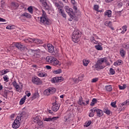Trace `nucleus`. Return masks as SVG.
Returning <instances> with one entry per match:
<instances>
[{"instance_id":"1","label":"nucleus","mask_w":129,"mask_h":129,"mask_svg":"<svg viewBox=\"0 0 129 129\" xmlns=\"http://www.w3.org/2000/svg\"><path fill=\"white\" fill-rule=\"evenodd\" d=\"M42 17H40V23L43 25H51L52 21L48 18L46 12L44 10H42Z\"/></svg>"},{"instance_id":"2","label":"nucleus","mask_w":129,"mask_h":129,"mask_svg":"<svg viewBox=\"0 0 129 129\" xmlns=\"http://www.w3.org/2000/svg\"><path fill=\"white\" fill-rule=\"evenodd\" d=\"M46 61L48 63H50L51 65L53 66H57V65H60V62L57 58L51 56H48L46 58Z\"/></svg>"},{"instance_id":"3","label":"nucleus","mask_w":129,"mask_h":129,"mask_svg":"<svg viewBox=\"0 0 129 129\" xmlns=\"http://www.w3.org/2000/svg\"><path fill=\"white\" fill-rule=\"evenodd\" d=\"M64 10L66 12L70 15V18L73 19L74 18V15H75V13L73 12V9L72 8H69V6H66L64 7Z\"/></svg>"},{"instance_id":"4","label":"nucleus","mask_w":129,"mask_h":129,"mask_svg":"<svg viewBox=\"0 0 129 129\" xmlns=\"http://www.w3.org/2000/svg\"><path fill=\"white\" fill-rule=\"evenodd\" d=\"M24 117V116H21L18 118H17L16 119H15L13 123L12 126L13 128H18L20 126V120H21V118H23Z\"/></svg>"},{"instance_id":"5","label":"nucleus","mask_w":129,"mask_h":129,"mask_svg":"<svg viewBox=\"0 0 129 129\" xmlns=\"http://www.w3.org/2000/svg\"><path fill=\"white\" fill-rule=\"evenodd\" d=\"M32 83L34 84H36V85H41L42 84V82L41 79H40L37 77H33L32 78Z\"/></svg>"},{"instance_id":"6","label":"nucleus","mask_w":129,"mask_h":129,"mask_svg":"<svg viewBox=\"0 0 129 129\" xmlns=\"http://www.w3.org/2000/svg\"><path fill=\"white\" fill-rule=\"evenodd\" d=\"M97 61L101 64L102 65H103V64L105 62L107 66H109V62H108V60H107V57H105L103 58H99Z\"/></svg>"},{"instance_id":"7","label":"nucleus","mask_w":129,"mask_h":129,"mask_svg":"<svg viewBox=\"0 0 129 129\" xmlns=\"http://www.w3.org/2000/svg\"><path fill=\"white\" fill-rule=\"evenodd\" d=\"M60 108V106L58 103H57V101H55V102L52 103V106L51 107L52 110L53 111H58L59 110V108Z\"/></svg>"},{"instance_id":"8","label":"nucleus","mask_w":129,"mask_h":129,"mask_svg":"<svg viewBox=\"0 0 129 129\" xmlns=\"http://www.w3.org/2000/svg\"><path fill=\"white\" fill-rule=\"evenodd\" d=\"M93 112H96L98 117H101L103 115V111L99 109L93 110Z\"/></svg>"},{"instance_id":"9","label":"nucleus","mask_w":129,"mask_h":129,"mask_svg":"<svg viewBox=\"0 0 129 129\" xmlns=\"http://www.w3.org/2000/svg\"><path fill=\"white\" fill-rule=\"evenodd\" d=\"M58 118H60V116H56V117H51L50 116L48 117H45L44 119V121H55V120H57Z\"/></svg>"},{"instance_id":"10","label":"nucleus","mask_w":129,"mask_h":129,"mask_svg":"<svg viewBox=\"0 0 129 129\" xmlns=\"http://www.w3.org/2000/svg\"><path fill=\"white\" fill-rule=\"evenodd\" d=\"M15 46L21 51H23L26 48V46L24 44H22V43L20 42H17L15 44Z\"/></svg>"},{"instance_id":"11","label":"nucleus","mask_w":129,"mask_h":129,"mask_svg":"<svg viewBox=\"0 0 129 129\" xmlns=\"http://www.w3.org/2000/svg\"><path fill=\"white\" fill-rule=\"evenodd\" d=\"M62 81H63V78L61 77H55L51 79L52 83H58V82H62Z\"/></svg>"},{"instance_id":"12","label":"nucleus","mask_w":129,"mask_h":129,"mask_svg":"<svg viewBox=\"0 0 129 129\" xmlns=\"http://www.w3.org/2000/svg\"><path fill=\"white\" fill-rule=\"evenodd\" d=\"M12 84L14 87L16 89V91H18V92H21V91H22V88H20V86L17 83V82H13Z\"/></svg>"},{"instance_id":"13","label":"nucleus","mask_w":129,"mask_h":129,"mask_svg":"<svg viewBox=\"0 0 129 129\" xmlns=\"http://www.w3.org/2000/svg\"><path fill=\"white\" fill-rule=\"evenodd\" d=\"M95 67L96 69L98 70L103 69L104 68H105V66H104L103 64H101V63L99 62L98 61H97V62L95 65Z\"/></svg>"},{"instance_id":"14","label":"nucleus","mask_w":129,"mask_h":129,"mask_svg":"<svg viewBox=\"0 0 129 129\" xmlns=\"http://www.w3.org/2000/svg\"><path fill=\"white\" fill-rule=\"evenodd\" d=\"M29 41H30V42H33V43H35V44H42L43 43V41L39 39L32 38V39H29Z\"/></svg>"},{"instance_id":"15","label":"nucleus","mask_w":129,"mask_h":129,"mask_svg":"<svg viewBox=\"0 0 129 129\" xmlns=\"http://www.w3.org/2000/svg\"><path fill=\"white\" fill-rule=\"evenodd\" d=\"M47 47L48 48V52L49 53H53V52H54V49L53 45L48 43L47 44Z\"/></svg>"},{"instance_id":"16","label":"nucleus","mask_w":129,"mask_h":129,"mask_svg":"<svg viewBox=\"0 0 129 129\" xmlns=\"http://www.w3.org/2000/svg\"><path fill=\"white\" fill-rule=\"evenodd\" d=\"M58 13L64 18V19H66L67 16L66 14H65V12L64 10L62 9V8H58Z\"/></svg>"},{"instance_id":"17","label":"nucleus","mask_w":129,"mask_h":129,"mask_svg":"<svg viewBox=\"0 0 129 129\" xmlns=\"http://www.w3.org/2000/svg\"><path fill=\"white\" fill-rule=\"evenodd\" d=\"M73 36H77L78 37H81V32L79 30H75L73 33Z\"/></svg>"},{"instance_id":"18","label":"nucleus","mask_w":129,"mask_h":129,"mask_svg":"<svg viewBox=\"0 0 129 129\" xmlns=\"http://www.w3.org/2000/svg\"><path fill=\"white\" fill-rule=\"evenodd\" d=\"M19 4L16 3V2H12L11 3V8L12 9H13L14 10H17L18 8H19Z\"/></svg>"},{"instance_id":"19","label":"nucleus","mask_w":129,"mask_h":129,"mask_svg":"<svg viewBox=\"0 0 129 129\" xmlns=\"http://www.w3.org/2000/svg\"><path fill=\"white\" fill-rule=\"evenodd\" d=\"M81 36H77L75 35H73L72 36V40L73 42H74V43H78V42L79 41V39Z\"/></svg>"},{"instance_id":"20","label":"nucleus","mask_w":129,"mask_h":129,"mask_svg":"<svg viewBox=\"0 0 129 129\" xmlns=\"http://www.w3.org/2000/svg\"><path fill=\"white\" fill-rule=\"evenodd\" d=\"M78 104H79V105H86V104H85V103L83 102L82 96L80 97L79 101L78 102Z\"/></svg>"},{"instance_id":"21","label":"nucleus","mask_w":129,"mask_h":129,"mask_svg":"<svg viewBox=\"0 0 129 129\" xmlns=\"http://www.w3.org/2000/svg\"><path fill=\"white\" fill-rule=\"evenodd\" d=\"M120 55L121 57H122L123 58L125 56L126 52L125 50L123 49V48H121L120 49Z\"/></svg>"},{"instance_id":"22","label":"nucleus","mask_w":129,"mask_h":129,"mask_svg":"<svg viewBox=\"0 0 129 129\" xmlns=\"http://www.w3.org/2000/svg\"><path fill=\"white\" fill-rule=\"evenodd\" d=\"M21 17H25V18H27V19H31L32 16L30 14L24 13L21 15Z\"/></svg>"},{"instance_id":"23","label":"nucleus","mask_w":129,"mask_h":129,"mask_svg":"<svg viewBox=\"0 0 129 129\" xmlns=\"http://www.w3.org/2000/svg\"><path fill=\"white\" fill-rule=\"evenodd\" d=\"M37 75L39 77H47V74H46V73H41L38 72L37 73Z\"/></svg>"},{"instance_id":"24","label":"nucleus","mask_w":129,"mask_h":129,"mask_svg":"<svg viewBox=\"0 0 129 129\" xmlns=\"http://www.w3.org/2000/svg\"><path fill=\"white\" fill-rule=\"evenodd\" d=\"M112 13L111 10H107L105 13V16H107L108 18H110Z\"/></svg>"},{"instance_id":"25","label":"nucleus","mask_w":129,"mask_h":129,"mask_svg":"<svg viewBox=\"0 0 129 129\" xmlns=\"http://www.w3.org/2000/svg\"><path fill=\"white\" fill-rule=\"evenodd\" d=\"M33 120L34 122H35L36 123H37L38 121L40 120V116L37 115L33 117Z\"/></svg>"},{"instance_id":"26","label":"nucleus","mask_w":129,"mask_h":129,"mask_svg":"<svg viewBox=\"0 0 129 129\" xmlns=\"http://www.w3.org/2000/svg\"><path fill=\"white\" fill-rule=\"evenodd\" d=\"M121 64H122V60L120 59H118L114 63V66H118V65H121Z\"/></svg>"},{"instance_id":"27","label":"nucleus","mask_w":129,"mask_h":129,"mask_svg":"<svg viewBox=\"0 0 129 129\" xmlns=\"http://www.w3.org/2000/svg\"><path fill=\"white\" fill-rule=\"evenodd\" d=\"M103 111L106 114H107L108 115H109L110 114V111L107 108H104L103 109Z\"/></svg>"},{"instance_id":"28","label":"nucleus","mask_w":129,"mask_h":129,"mask_svg":"<svg viewBox=\"0 0 129 129\" xmlns=\"http://www.w3.org/2000/svg\"><path fill=\"white\" fill-rule=\"evenodd\" d=\"M50 94H52V93H55L56 92V89L55 88H50L48 89Z\"/></svg>"},{"instance_id":"29","label":"nucleus","mask_w":129,"mask_h":129,"mask_svg":"<svg viewBox=\"0 0 129 129\" xmlns=\"http://www.w3.org/2000/svg\"><path fill=\"white\" fill-rule=\"evenodd\" d=\"M54 74H60V73H62V70L61 69H58L55 71H54Z\"/></svg>"},{"instance_id":"30","label":"nucleus","mask_w":129,"mask_h":129,"mask_svg":"<svg viewBox=\"0 0 129 129\" xmlns=\"http://www.w3.org/2000/svg\"><path fill=\"white\" fill-rule=\"evenodd\" d=\"M93 110H95V108L91 109V112H90L89 114V116H90V117H93L94 116V113L95 112H93Z\"/></svg>"},{"instance_id":"31","label":"nucleus","mask_w":129,"mask_h":129,"mask_svg":"<svg viewBox=\"0 0 129 129\" xmlns=\"http://www.w3.org/2000/svg\"><path fill=\"white\" fill-rule=\"evenodd\" d=\"M97 102V100L95 98H93L92 100V102L90 104L91 106H93L95 103Z\"/></svg>"},{"instance_id":"32","label":"nucleus","mask_w":129,"mask_h":129,"mask_svg":"<svg viewBox=\"0 0 129 129\" xmlns=\"http://www.w3.org/2000/svg\"><path fill=\"white\" fill-rule=\"evenodd\" d=\"M83 64L84 66H87L88 64H89V60H86V59H84L83 60Z\"/></svg>"},{"instance_id":"33","label":"nucleus","mask_w":129,"mask_h":129,"mask_svg":"<svg viewBox=\"0 0 129 129\" xmlns=\"http://www.w3.org/2000/svg\"><path fill=\"white\" fill-rule=\"evenodd\" d=\"M94 8L95 11H96L97 12H98L99 13H100L102 12V11L98 10L99 9V6L98 5H94Z\"/></svg>"},{"instance_id":"34","label":"nucleus","mask_w":129,"mask_h":129,"mask_svg":"<svg viewBox=\"0 0 129 129\" xmlns=\"http://www.w3.org/2000/svg\"><path fill=\"white\" fill-rule=\"evenodd\" d=\"M105 88L107 91H111V90H112V88L111 87V85L106 86L105 87Z\"/></svg>"},{"instance_id":"35","label":"nucleus","mask_w":129,"mask_h":129,"mask_svg":"<svg viewBox=\"0 0 129 129\" xmlns=\"http://www.w3.org/2000/svg\"><path fill=\"white\" fill-rule=\"evenodd\" d=\"M84 74H82L80 77H78V81H82L83 80V78L85 77Z\"/></svg>"},{"instance_id":"36","label":"nucleus","mask_w":129,"mask_h":129,"mask_svg":"<svg viewBox=\"0 0 129 129\" xmlns=\"http://www.w3.org/2000/svg\"><path fill=\"white\" fill-rule=\"evenodd\" d=\"M118 87L119 89L123 90L124 89H125V88H126V85L124 84V85H123L122 86L119 85Z\"/></svg>"},{"instance_id":"37","label":"nucleus","mask_w":129,"mask_h":129,"mask_svg":"<svg viewBox=\"0 0 129 129\" xmlns=\"http://www.w3.org/2000/svg\"><path fill=\"white\" fill-rule=\"evenodd\" d=\"M123 47L126 50H128L129 49V43H125L123 44Z\"/></svg>"},{"instance_id":"38","label":"nucleus","mask_w":129,"mask_h":129,"mask_svg":"<svg viewBox=\"0 0 129 129\" xmlns=\"http://www.w3.org/2000/svg\"><path fill=\"white\" fill-rule=\"evenodd\" d=\"M38 97H39V93H34L32 96L33 99H35V98H38Z\"/></svg>"},{"instance_id":"39","label":"nucleus","mask_w":129,"mask_h":129,"mask_svg":"<svg viewBox=\"0 0 129 129\" xmlns=\"http://www.w3.org/2000/svg\"><path fill=\"white\" fill-rule=\"evenodd\" d=\"M44 94H45V95H50V94H51L49 89H47L44 91Z\"/></svg>"},{"instance_id":"40","label":"nucleus","mask_w":129,"mask_h":129,"mask_svg":"<svg viewBox=\"0 0 129 129\" xmlns=\"http://www.w3.org/2000/svg\"><path fill=\"white\" fill-rule=\"evenodd\" d=\"M27 10L28 12L30 13V14H33V7L30 6L28 7Z\"/></svg>"},{"instance_id":"41","label":"nucleus","mask_w":129,"mask_h":129,"mask_svg":"<svg viewBox=\"0 0 129 129\" xmlns=\"http://www.w3.org/2000/svg\"><path fill=\"white\" fill-rule=\"evenodd\" d=\"M95 48L98 50H102V46L101 45H95Z\"/></svg>"},{"instance_id":"42","label":"nucleus","mask_w":129,"mask_h":129,"mask_svg":"<svg viewBox=\"0 0 129 129\" xmlns=\"http://www.w3.org/2000/svg\"><path fill=\"white\" fill-rule=\"evenodd\" d=\"M8 72H9V71L8 69L7 70H3L1 71V73L2 74V75H5V74H7V73H8Z\"/></svg>"},{"instance_id":"43","label":"nucleus","mask_w":129,"mask_h":129,"mask_svg":"<svg viewBox=\"0 0 129 129\" xmlns=\"http://www.w3.org/2000/svg\"><path fill=\"white\" fill-rule=\"evenodd\" d=\"M40 3H41L42 5L44 6H47V2H46V0H39Z\"/></svg>"},{"instance_id":"44","label":"nucleus","mask_w":129,"mask_h":129,"mask_svg":"<svg viewBox=\"0 0 129 129\" xmlns=\"http://www.w3.org/2000/svg\"><path fill=\"white\" fill-rule=\"evenodd\" d=\"M116 101H114V102H113L111 103V106H112V107H114V108L115 107H116Z\"/></svg>"},{"instance_id":"45","label":"nucleus","mask_w":129,"mask_h":129,"mask_svg":"<svg viewBox=\"0 0 129 129\" xmlns=\"http://www.w3.org/2000/svg\"><path fill=\"white\" fill-rule=\"evenodd\" d=\"M3 79L4 81H6V82H9V77L8 76H4L3 77Z\"/></svg>"},{"instance_id":"46","label":"nucleus","mask_w":129,"mask_h":129,"mask_svg":"<svg viewBox=\"0 0 129 129\" xmlns=\"http://www.w3.org/2000/svg\"><path fill=\"white\" fill-rule=\"evenodd\" d=\"M110 74H111V75H113L114 74H115V72L114 71V70H113V69L111 68L110 69Z\"/></svg>"},{"instance_id":"47","label":"nucleus","mask_w":129,"mask_h":129,"mask_svg":"<svg viewBox=\"0 0 129 129\" xmlns=\"http://www.w3.org/2000/svg\"><path fill=\"white\" fill-rule=\"evenodd\" d=\"M25 101H26L25 100H24V99H21L20 100V105H23V104H24V103H25Z\"/></svg>"},{"instance_id":"48","label":"nucleus","mask_w":129,"mask_h":129,"mask_svg":"<svg viewBox=\"0 0 129 129\" xmlns=\"http://www.w3.org/2000/svg\"><path fill=\"white\" fill-rule=\"evenodd\" d=\"M13 28L14 26L8 25L6 27V29H7V30H13Z\"/></svg>"},{"instance_id":"49","label":"nucleus","mask_w":129,"mask_h":129,"mask_svg":"<svg viewBox=\"0 0 129 129\" xmlns=\"http://www.w3.org/2000/svg\"><path fill=\"white\" fill-rule=\"evenodd\" d=\"M105 26H108L109 27H110V26H111V22L109 21L108 22H105Z\"/></svg>"},{"instance_id":"50","label":"nucleus","mask_w":129,"mask_h":129,"mask_svg":"<svg viewBox=\"0 0 129 129\" xmlns=\"http://www.w3.org/2000/svg\"><path fill=\"white\" fill-rule=\"evenodd\" d=\"M98 81V78H94L92 79L91 82L92 83H94L95 82H97Z\"/></svg>"},{"instance_id":"51","label":"nucleus","mask_w":129,"mask_h":129,"mask_svg":"<svg viewBox=\"0 0 129 129\" xmlns=\"http://www.w3.org/2000/svg\"><path fill=\"white\" fill-rule=\"evenodd\" d=\"M91 124V121L89 120L88 122L86 123L85 126L87 127L88 126H89Z\"/></svg>"},{"instance_id":"52","label":"nucleus","mask_w":129,"mask_h":129,"mask_svg":"<svg viewBox=\"0 0 129 129\" xmlns=\"http://www.w3.org/2000/svg\"><path fill=\"white\" fill-rule=\"evenodd\" d=\"M54 5H55V7H56V8H58V10H59V8H62V7H61V6H60V4H59V3H55Z\"/></svg>"},{"instance_id":"53","label":"nucleus","mask_w":129,"mask_h":129,"mask_svg":"<svg viewBox=\"0 0 129 129\" xmlns=\"http://www.w3.org/2000/svg\"><path fill=\"white\" fill-rule=\"evenodd\" d=\"M36 123H37L38 125L40 126L43 125V122L40 120Z\"/></svg>"},{"instance_id":"54","label":"nucleus","mask_w":129,"mask_h":129,"mask_svg":"<svg viewBox=\"0 0 129 129\" xmlns=\"http://www.w3.org/2000/svg\"><path fill=\"white\" fill-rule=\"evenodd\" d=\"M91 41H93V43L95 44H97V41H96L95 40H94V37H91Z\"/></svg>"},{"instance_id":"55","label":"nucleus","mask_w":129,"mask_h":129,"mask_svg":"<svg viewBox=\"0 0 129 129\" xmlns=\"http://www.w3.org/2000/svg\"><path fill=\"white\" fill-rule=\"evenodd\" d=\"M123 105H126V102H123V103H122L120 105V107H122L123 106Z\"/></svg>"},{"instance_id":"56","label":"nucleus","mask_w":129,"mask_h":129,"mask_svg":"<svg viewBox=\"0 0 129 129\" xmlns=\"http://www.w3.org/2000/svg\"><path fill=\"white\" fill-rule=\"evenodd\" d=\"M126 28H127V27L126 26V25H125L122 27V29H123V31H125V32H126Z\"/></svg>"},{"instance_id":"57","label":"nucleus","mask_w":129,"mask_h":129,"mask_svg":"<svg viewBox=\"0 0 129 129\" xmlns=\"http://www.w3.org/2000/svg\"><path fill=\"white\" fill-rule=\"evenodd\" d=\"M45 68H46V69H47V70H50V69H51V68H52V67H51V66H45Z\"/></svg>"},{"instance_id":"58","label":"nucleus","mask_w":129,"mask_h":129,"mask_svg":"<svg viewBox=\"0 0 129 129\" xmlns=\"http://www.w3.org/2000/svg\"><path fill=\"white\" fill-rule=\"evenodd\" d=\"M26 94L28 97H30V96H31V93H28V91L26 92Z\"/></svg>"},{"instance_id":"59","label":"nucleus","mask_w":129,"mask_h":129,"mask_svg":"<svg viewBox=\"0 0 129 129\" xmlns=\"http://www.w3.org/2000/svg\"><path fill=\"white\" fill-rule=\"evenodd\" d=\"M73 10H74V11H75V12H76V11H77V7H76V6H74V7H73Z\"/></svg>"},{"instance_id":"60","label":"nucleus","mask_w":129,"mask_h":129,"mask_svg":"<svg viewBox=\"0 0 129 129\" xmlns=\"http://www.w3.org/2000/svg\"><path fill=\"white\" fill-rule=\"evenodd\" d=\"M0 22H6V19L0 18Z\"/></svg>"},{"instance_id":"61","label":"nucleus","mask_w":129,"mask_h":129,"mask_svg":"<svg viewBox=\"0 0 129 129\" xmlns=\"http://www.w3.org/2000/svg\"><path fill=\"white\" fill-rule=\"evenodd\" d=\"M71 3L73 5H75V0H71Z\"/></svg>"},{"instance_id":"62","label":"nucleus","mask_w":129,"mask_h":129,"mask_svg":"<svg viewBox=\"0 0 129 129\" xmlns=\"http://www.w3.org/2000/svg\"><path fill=\"white\" fill-rule=\"evenodd\" d=\"M86 105L87 104H89V99H88L86 101Z\"/></svg>"},{"instance_id":"63","label":"nucleus","mask_w":129,"mask_h":129,"mask_svg":"<svg viewBox=\"0 0 129 129\" xmlns=\"http://www.w3.org/2000/svg\"><path fill=\"white\" fill-rule=\"evenodd\" d=\"M126 105H128L129 104V99L126 100Z\"/></svg>"},{"instance_id":"64","label":"nucleus","mask_w":129,"mask_h":129,"mask_svg":"<svg viewBox=\"0 0 129 129\" xmlns=\"http://www.w3.org/2000/svg\"><path fill=\"white\" fill-rule=\"evenodd\" d=\"M27 98V96H24L23 98H22V99H24V100H26Z\"/></svg>"}]
</instances>
